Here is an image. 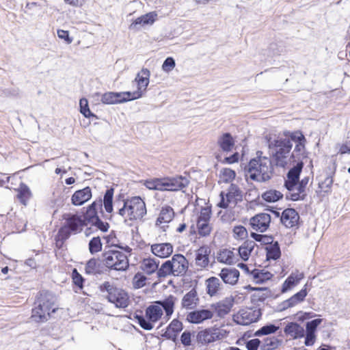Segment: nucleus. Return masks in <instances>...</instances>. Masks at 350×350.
Instances as JSON below:
<instances>
[{"label": "nucleus", "instance_id": "obj_56", "mask_svg": "<svg viewBox=\"0 0 350 350\" xmlns=\"http://www.w3.org/2000/svg\"><path fill=\"white\" fill-rule=\"evenodd\" d=\"M269 273H263L260 271H254L252 273L254 280L257 284H261L265 280H268L269 278Z\"/></svg>", "mask_w": 350, "mask_h": 350}, {"label": "nucleus", "instance_id": "obj_59", "mask_svg": "<svg viewBox=\"0 0 350 350\" xmlns=\"http://www.w3.org/2000/svg\"><path fill=\"white\" fill-rule=\"evenodd\" d=\"M57 36L60 39L64 40L67 44H70L72 42V39L69 36L68 31L59 29L57 30Z\"/></svg>", "mask_w": 350, "mask_h": 350}, {"label": "nucleus", "instance_id": "obj_43", "mask_svg": "<svg viewBox=\"0 0 350 350\" xmlns=\"http://www.w3.org/2000/svg\"><path fill=\"white\" fill-rule=\"evenodd\" d=\"M283 196V194L277 190H269L262 194V198L268 202H275Z\"/></svg>", "mask_w": 350, "mask_h": 350}, {"label": "nucleus", "instance_id": "obj_51", "mask_svg": "<svg viewBox=\"0 0 350 350\" xmlns=\"http://www.w3.org/2000/svg\"><path fill=\"white\" fill-rule=\"evenodd\" d=\"M146 277L142 273H137L133 279V284L135 288H140L146 285Z\"/></svg>", "mask_w": 350, "mask_h": 350}, {"label": "nucleus", "instance_id": "obj_62", "mask_svg": "<svg viewBox=\"0 0 350 350\" xmlns=\"http://www.w3.org/2000/svg\"><path fill=\"white\" fill-rule=\"evenodd\" d=\"M92 224L96 226L103 232L107 231L109 228V224L106 222L102 221L99 218Z\"/></svg>", "mask_w": 350, "mask_h": 350}, {"label": "nucleus", "instance_id": "obj_39", "mask_svg": "<svg viewBox=\"0 0 350 350\" xmlns=\"http://www.w3.org/2000/svg\"><path fill=\"white\" fill-rule=\"evenodd\" d=\"M174 215V213L172 208L170 206L163 207L157 219L156 224L161 226L163 224L169 223L173 219Z\"/></svg>", "mask_w": 350, "mask_h": 350}, {"label": "nucleus", "instance_id": "obj_26", "mask_svg": "<svg viewBox=\"0 0 350 350\" xmlns=\"http://www.w3.org/2000/svg\"><path fill=\"white\" fill-rule=\"evenodd\" d=\"M304 278V274L302 272L296 271L292 272L291 275L284 281L282 287V292L285 293L296 286L299 282Z\"/></svg>", "mask_w": 350, "mask_h": 350}, {"label": "nucleus", "instance_id": "obj_23", "mask_svg": "<svg viewBox=\"0 0 350 350\" xmlns=\"http://www.w3.org/2000/svg\"><path fill=\"white\" fill-rule=\"evenodd\" d=\"M234 321L239 325H247L256 321L254 312L250 310H240L233 317Z\"/></svg>", "mask_w": 350, "mask_h": 350}, {"label": "nucleus", "instance_id": "obj_57", "mask_svg": "<svg viewBox=\"0 0 350 350\" xmlns=\"http://www.w3.org/2000/svg\"><path fill=\"white\" fill-rule=\"evenodd\" d=\"M72 278L74 284L81 289L83 288V283L84 280L76 269H74L72 271Z\"/></svg>", "mask_w": 350, "mask_h": 350}, {"label": "nucleus", "instance_id": "obj_52", "mask_svg": "<svg viewBox=\"0 0 350 350\" xmlns=\"http://www.w3.org/2000/svg\"><path fill=\"white\" fill-rule=\"evenodd\" d=\"M80 112L85 117L94 116L88 106V101L86 98H81L79 101Z\"/></svg>", "mask_w": 350, "mask_h": 350}, {"label": "nucleus", "instance_id": "obj_28", "mask_svg": "<svg viewBox=\"0 0 350 350\" xmlns=\"http://www.w3.org/2000/svg\"><path fill=\"white\" fill-rule=\"evenodd\" d=\"M211 250L208 246L200 247L198 251L196 258V264L200 268H205L209 263V254Z\"/></svg>", "mask_w": 350, "mask_h": 350}, {"label": "nucleus", "instance_id": "obj_12", "mask_svg": "<svg viewBox=\"0 0 350 350\" xmlns=\"http://www.w3.org/2000/svg\"><path fill=\"white\" fill-rule=\"evenodd\" d=\"M150 72L148 68H142L136 75L134 81L137 83V90L130 92L132 100L141 98L146 92L150 82Z\"/></svg>", "mask_w": 350, "mask_h": 350}, {"label": "nucleus", "instance_id": "obj_19", "mask_svg": "<svg viewBox=\"0 0 350 350\" xmlns=\"http://www.w3.org/2000/svg\"><path fill=\"white\" fill-rule=\"evenodd\" d=\"M219 275L225 284L235 285L238 282L240 273L235 268L225 267L221 270Z\"/></svg>", "mask_w": 350, "mask_h": 350}, {"label": "nucleus", "instance_id": "obj_22", "mask_svg": "<svg viewBox=\"0 0 350 350\" xmlns=\"http://www.w3.org/2000/svg\"><path fill=\"white\" fill-rule=\"evenodd\" d=\"M92 198V191L89 187L76 191L71 197V202L75 206H81Z\"/></svg>", "mask_w": 350, "mask_h": 350}, {"label": "nucleus", "instance_id": "obj_63", "mask_svg": "<svg viewBox=\"0 0 350 350\" xmlns=\"http://www.w3.org/2000/svg\"><path fill=\"white\" fill-rule=\"evenodd\" d=\"M181 342L185 345H189L191 343V334L188 332H185L181 336Z\"/></svg>", "mask_w": 350, "mask_h": 350}, {"label": "nucleus", "instance_id": "obj_41", "mask_svg": "<svg viewBox=\"0 0 350 350\" xmlns=\"http://www.w3.org/2000/svg\"><path fill=\"white\" fill-rule=\"evenodd\" d=\"M31 197V192L29 188L25 184H21L18 189L17 198L20 202L23 204L26 205L27 201Z\"/></svg>", "mask_w": 350, "mask_h": 350}, {"label": "nucleus", "instance_id": "obj_58", "mask_svg": "<svg viewBox=\"0 0 350 350\" xmlns=\"http://www.w3.org/2000/svg\"><path fill=\"white\" fill-rule=\"evenodd\" d=\"M333 183V180L330 176H327L325 180L321 183H319V187L324 191L325 192H327Z\"/></svg>", "mask_w": 350, "mask_h": 350}, {"label": "nucleus", "instance_id": "obj_53", "mask_svg": "<svg viewBox=\"0 0 350 350\" xmlns=\"http://www.w3.org/2000/svg\"><path fill=\"white\" fill-rule=\"evenodd\" d=\"M219 317H224L230 311V306L228 304L219 302L215 308Z\"/></svg>", "mask_w": 350, "mask_h": 350}, {"label": "nucleus", "instance_id": "obj_61", "mask_svg": "<svg viewBox=\"0 0 350 350\" xmlns=\"http://www.w3.org/2000/svg\"><path fill=\"white\" fill-rule=\"evenodd\" d=\"M306 286H307V284H306L304 286V288L301 289L299 292L297 293L296 294H295L293 295L298 303H300L302 301H304V299H305V297L307 295V291H306Z\"/></svg>", "mask_w": 350, "mask_h": 350}, {"label": "nucleus", "instance_id": "obj_15", "mask_svg": "<svg viewBox=\"0 0 350 350\" xmlns=\"http://www.w3.org/2000/svg\"><path fill=\"white\" fill-rule=\"evenodd\" d=\"M270 222L271 216L265 213L257 214L250 219V225L252 228L260 232H264L267 230Z\"/></svg>", "mask_w": 350, "mask_h": 350}, {"label": "nucleus", "instance_id": "obj_50", "mask_svg": "<svg viewBox=\"0 0 350 350\" xmlns=\"http://www.w3.org/2000/svg\"><path fill=\"white\" fill-rule=\"evenodd\" d=\"M102 249V243L98 237H94L89 243V250L91 254L96 253Z\"/></svg>", "mask_w": 350, "mask_h": 350}, {"label": "nucleus", "instance_id": "obj_48", "mask_svg": "<svg viewBox=\"0 0 350 350\" xmlns=\"http://www.w3.org/2000/svg\"><path fill=\"white\" fill-rule=\"evenodd\" d=\"M233 237L237 240H243L247 237V230L243 226H236L232 230Z\"/></svg>", "mask_w": 350, "mask_h": 350}, {"label": "nucleus", "instance_id": "obj_55", "mask_svg": "<svg viewBox=\"0 0 350 350\" xmlns=\"http://www.w3.org/2000/svg\"><path fill=\"white\" fill-rule=\"evenodd\" d=\"M176 66L175 60L174 58L169 57L165 59L164 61L163 65H162V70L169 73Z\"/></svg>", "mask_w": 350, "mask_h": 350}, {"label": "nucleus", "instance_id": "obj_25", "mask_svg": "<svg viewBox=\"0 0 350 350\" xmlns=\"http://www.w3.org/2000/svg\"><path fill=\"white\" fill-rule=\"evenodd\" d=\"M64 219H66V224L74 234L81 232L85 224L84 219H82L81 216L77 215H68L64 217Z\"/></svg>", "mask_w": 350, "mask_h": 350}, {"label": "nucleus", "instance_id": "obj_14", "mask_svg": "<svg viewBox=\"0 0 350 350\" xmlns=\"http://www.w3.org/2000/svg\"><path fill=\"white\" fill-rule=\"evenodd\" d=\"M214 316V311L211 309H200L189 312L186 320L193 324L203 323L206 320L211 319Z\"/></svg>", "mask_w": 350, "mask_h": 350}, {"label": "nucleus", "instance_id": "obj_64", "mask_svg": "<svg viewBox=\"0 0 350 350\" xmlns=\"http://www.w3.org/2000/svg\"><path fill=\"white\" fill-rule=\"evenodd\" d=\"M339 152L341 154L349 153L350 152V141L347 142L345 144H342L340 148Z\"/></svg>", "mask_w": 350, "mask_h": 350}, {"label": "nucleus", "instance_id": "obj_60", "mask_svg": "<svg viewBox=\"0 0 350 350\" xmlns=\"http://www.w3.org/2000/svg\"><path fill=\"white\" fill-rule=\"evenodd\" d=\"M260 343V340L258 338L252 339L247 342L246 347L248 350H257Z\"/></svg>", "mask_w": 350, "mask_h": 350}, {"label": "nucleus", "instance_id": "obj_27", "mask_svg": "<svg viewBox=\"0 0 350 350\" xmlns=\"http://www.w3.org/2000/svg\"><path fill=\"white\" fill-rule=\"evenodd\" d=\"M199 302L197 292L192 289L186 293L181 301L182 307L187 310H191L197 307Z\"/></svg>", "mask_w": 350, "mask_h": 350}, {"label": "nucleus", "instance_id": "obj_34", "mask_svg": "<svg viewBox=\"0 0 350 350\" xmlns=\"http://www.w3.org/2000/svg\"><path fill=\"white\" fill-rule=\"evenodd\" d=\"M182 329L183 323L177 319H174L168 325L164 335L169 339L175 340Z\"/></svg>", "mask_w": 350, "mask_h": 350}, {"label": "nucleus", "instance_id": "obj_30", "mask_svg": "<svg viewBox=\"0 0 350 350\" xmlns=\"http://www.w3.org/2000/svg\"><path fill=\"white\" fill-rule=\"evenodd\" d=\"M159 261L152 258H144L140 265L141 269L146 274L151 275L159 271Z\"/></svg>", "mask_w": 350, "mask_h": 350}, {"label": "nucleus", "instance_id": "obj_49", "mask_svg": "<svg viewBox=\"0 0 350 350\" xmlns=\"http://www.w3.org/2000/svg\"><path fill=\"white\" fill-rule=\"evenodd\" d=\"M211 217V208L208 206L201 208L198 216L197 222H209Z\"/></svg>", "mask_w": 350, "mask_h": 350}, {"label": "nucleus", "instance_id": "obj_20", "mask_svg": "<svg viewBox=\"0 0 350 350\" xmlns=\"http://www.w3.org/2000/svg\"><path fill=\"white\" fill-rule=\"evenodd\" d=\"M299 216L293 208L285 209L281 216V221L286 228H293L298 224Z\"/></svg>", "mask_w": 350, "mask_h": 350}, {"label": "nucleus", "instance_id": "obj_29", "mask_svg": "<svg viewBox=\"0 0 350 350\" xmlns=\"http://www.w3.org/2000/svg\"><path fill=\"white\" fill-rule=\"evenodd\" d=\"M284 333L293 339L299 338L304 336V329L297 323H288L284 329Z\"/></svg>", "mask_w": 350, "mask_h": 350}, {"label": "nucleus", "instance_id": "obj_16", "mask_svg": "<svg viewBox=\"0 0 350 350\" xmlns=\"http://www.w3.org/2000/svg\"><path fill=\"white\" fill-rule=\"evenodd\" d=\"M130 92H107L101 97V102L106 105H113L116 103L131 100Z\"/></svg>", "mask_w": 350, "mask_h": 350}, {"label": "nucleus", "instance_id": "obj_21", "mask_svg": "<svg viewBox=\"0 0 350 350\" xmlns=\"http://www.w3.org/2000/svg\"><path fill=\"white\" fill-rule=\"evenodd\" d=\"M176 301L177 298L172 295L167 296L163 300L156 301V304L165 311L166 321L169 320L172 315Z\"/></svg>", "mask_w": 350, "mask_h": 350}, {"label": "nucleus", "instance_id": "obj_2", "mask_svg": "<svg viewBox=\"0 0 350 350\" xmlns=\"http://www.w3.org/2000/svg\"><path fill=\"white\" fill-rule=\"evenodd\" d=\"M122 202L123 205L118 208L117 213L125 222L142 220L147 213L146 203L139 196L128 198Z\"/></svg>", "mask_w": 350, "mask_h": 350}, {"label": "nucleus", "instance_id": "obj_54", "mask_svg": "<svg viewBox=\"0 0 350 350\" xmlns=\"http://www.w3.org/2000/svg\"><path fill=\"white\" fill-rule=\"evenodd\" d=\"M279 329L278 327L274 325H267L261 327L259 330L256 332V335H267L272 333H275Z\"/></svg>", "mask_w": 350, "mask_h": 350}, {"label": "nucleus", "instance_id": "obj_31", "mask_svg": "<svg viewBox=\"0 0 350 350\" xmlns=\"http://www.w3.org/2000/svg\"><path fill=\"white\" fill-rule=\"evenodd\" d=\"M157 14L154 12H149L146 14L141 16L135 20L129 27L131 29H138V25L144 26L145 25H152L155 21Z\"/></svg>", "mask_w": 350, "mask_h": 350}, {"label": "nucleus", "instance_id": "obj_40", "mask_svg": "<svg viewBox=\"0 0 350 350\" xmlns=\"http://www.w3.org/2000/svg\"><path fill=\"white\" fill-rule=\"evenodd\" d=\"M282 343V340L276 337H267L265 338L260 345L261 350H274Z\"/></svg>", "mask_w": 350, "mask_h": 350}, {"label": "nucleus", "instance_id": "obj_10", "mask_svg": "<svg viewBox=\"0 0 350 350\" xmlns=\"http://www.w3.org/2000/svg\"><path fill=\"white\" fill-rule=\"evenodd\" d=\"M221 200L218 203V206L222 208H233L239 202L242 200L241 191L239 187L234 184H231L228 191L224 193H220Z\"/></svg>", "mask_w": 350, "mask_h": 350}, {"label": "nucleus", "instance_id": "obj_37", "mask_svg": "<svg viewBox=\"0 0 350 350\" xmlns=\"http://www.w3.org/2000/svg\"><path fill=\"white\" fill-rule=\"evenodd\" d=\"M101 201L94 202L90 205L84 215V221L87 220L88 222L94 224L98 219L97 209L101 206Z\"/></svg>", "mask_w": 350, "mask_h": 350}, {"label": "nucleus", "instance_id": "obj_42", "mask_svg": "<svg viewBox=\"0 0 350 350\" xmlns=\"http://www.w3.org/2000/svg\"><path fill=\"white\" fill-rule=\"evenodd\" d=\"M113 189H107L104 195L103 204L105 211L111 213L113 211Z\"/></svg>", "mask_w": 350, "mask_h": 350}, {"label": "nucleus", "instance_id": "obj_11", "mask_svg": "<svg viewBox=\"0 0 350 350\" xmlns=\"http://www.w3.org/2000/svg\"><path fill=\"white\" fill-rule=\"evenodd\" d=\"M226 332L218 327H209L198 332L197 340L202 344H208L226 337Z\"/></svg>", "mask_w": 350, "mask_h": 350}, {"label": "nucleus", "instance_id": "obj_47", "mask_svg": "<svg viewBox=\"0 0 350 350\" xmlns=\"http://www.w3.org/2000/svg\"><path fill=\"white\" fill-rule=\"evenodd\" d=\"M71 232L70 228L65 224L58 231L56 237V244H62L63 241L70 237Z\"/></svg>", "mask_w": 350, "mask_h": 350}, {"label": "nucleus", "instance_id": "obj_8", "mask_svg": "<svg viewBox=\"0 0 350 350\" xmlns=\"http://www.w3.org/2000/svg\"><path fill=\"white\" fill-rule=\"evenodd\" d=\"M104 264L111 269L120 271L129 267V260L126 254L121 251L109 250L103 254Z\"/></svg>", "mask_w": 350, "mask_h": 350}, {"label": "nucleus", "instance_id": "obj_3", "mask_svg": "<svg viewBox=\"0 0 350 350\" xmlns=\"http://www.w3.org/2000/svg\"><path fill=\"white\" fill-rule=\"evenodd\" d=\"M272 172L270 159L262 157L261 152H257V157L249 163L247 176L254 180L265 182L270 179Z\"/></svg>", "mask_w": 350, "mask_h": 350}, {"label": "nucleus", "instance_id": "obj_45", "mask_svg": "<svg viewBox=\"0 0 350 350\" xmlns=\"http://www.w3.org/2000/svg\"><path fill=\"white\" fill-rule=\"evenodd\" d=\"M235 172L230 168H224L220 171L219 178L221 182L230 183L235 178Z\"/></svg>", "mask_w": 350, "mask_h": 350}, {"label": "nucleus", "instance_id": "obj_44", "mask_svg": "<svg viewBox=\"0 0 350 350\" xmlns=\"http://www.w3.org/2000/svg\"><path fill=\"white\" fill-rule=\"evenodd\" d=\"M267 259L277 260L280 257L281 252L277 243L267 247Z\"/></svg>", "mask_w": 350, "mask_h": 350}, {"label": "nucleus", "instance_id": "obj_13", "mask_svg": "<svg viewBox=\"0 0 350 350\" xmlns=\"http://www.w3.org/2000/svg\"><path fill=\"white\" fill-rule=\"evenodd\" d=\"M291 140L296 143L295 148L291 153L292 163L295 161H301V159L306 157V139L300 132L292 133L291 135Z\"/></svg>", "mask_w": 350, "mask_h": 350}, {"label": "nucleus", "instance_id": "obj_24", "mask_svg": "<svg viewBox=\"0 0 350 350\" xmlns=\"http://www.w3.org/2000/svg\"><path fill=\"white\" fill-rule=\"evenodd\" d=\"M152 253L161 258L170 256L173 252V246L170 243H155L151 245Z\"/></svg>", "mask_w": 350, "mask_h": 350}, {"label": "nucleus", "instance_id": "obj_17", "mask_svg": "<svg viewBox=\"0 0 350 350\" xmlns=\"http://www.w3.org/2000/svg\"><path fill=\"white\" fill-rule=\"evenodd\" d=\"M303 168V162L298 161L297 165L291 168L287 174V180L285 181V186L289 191H294L297 188L299 174Z\"/></svg>", "mask_w": 350, "mask_h": 350}, {"label": "nucleus", "instance_id": "obj_35", "mask_svg": "<svg viewBox=\"0 0 350 350\" xmlns=\"http://www.w3.org/2000/svg\"><path fill=\"white\" fill-rule=\"evenodd\" d=\"M256 245V244L254 241L247 240L239 247V254L243 260L247 261L249 259Z\"/></svg>", "mask_w": 350, "mask_h": 350}, {"label": "nucleus", "instance_id": "obj_1", "mask_svg": "<svg viewBox=\"0 0 350 350\" xmlns=\"http://www.w3.org/2000/svg\"><path fill=\"white\" fill-rule=\"evenodd\" d=\"M293 144L286 137L274 138L269 141V149L272 155L273 161L277 166L285 167L292 163L291 150Z\"/></svg>", "mask_w": 350, "mask_h": 350}, {"label": "nucleus", "instance_id": "obj_6", "mask_svg": "<svg viewBox=\"0 0 350 350\" xmlns=\"http://www.w3.org/2000/svg\"><path fill=\"white\" fill-rule=\"evenodd\" d=\"M188 269V261L182 254H175L172 259L162 264L158 271L159 277L170 275L179 276L184 275Z\"/></svg>", "mask_w": 350, "mask_h": 350}, {"label": "nucleus", "instance_id": "obj_18", "mask_svg": "<svg viewBox=\"0 0 350 350\" xmlns=\"http://www.w3.org/2000/svg\"><path fill=\"white\" fill-rule=\"evenodd\" d=\"M322 321L323 320L321 319H315L312 321L306 323V334L304 342L306 346H312L315 342V332L317 330V327L321 323Z\"/></svg>", "mask_w": 350, "mask_h": 350}, {"label": "nucleus", "instance_id": "obj_5", "mask_svg": "<svg viewBox=\"0 0 350 350\" xmlns=\"http://www.w3.org/2000/svg\"><path fill=\"white\" fill-rule=\"evenodd\" d=\"M188 184V179L182 176L154 178L146 180L144 183L148 189L159 191H178L186 187Z\"/></svg>", "mask_w": 350, "mask_h": 350}, {"label": "nucleus", "instance_id": "obj_32", "mask_svg": "<svg viewBox=\"0 0 350 350\" xmlns=\"http://www.w3.org/2000/svg\"><path fill=\"white\" fill-rule=\"evenodd\" d=\"M217 260L218 262L226 265H233L236 262V257L233 251L228 249L220 250L217 253Z\"/></svg>", "mask_w": 350, "mask_h": 350}, {"label": "nucleus", "instance_id": "obj_4", "mask_svg": "<svg viewBox=\"0 0 350 350\" xmlns=\"http://www.w3.org/2000/svg\"><path fill=\"white\" fill-rule=\"evenodd\" d=\"M57 309L51 295L40 294L32 309L31 317L36 322H44L49 319L51 313L55 312Z\"/></svg>", "mask_w": 350, "mask_h": 350}, {"label": "nucleus", "instance_id": "obj_36", "mask_svg": "<svg viewBox=\"0 0 350 350\" xmlns=\"http://www.w3.org/2000/svg\"><path fill=\"white\" fill-rule=\"evenodd\" d=\"M205 284L206 293L211 297L216 295L221 289L220 280L216 277H211L206 280Z\"/></svg>", "mask_w": 350, "mask_h": 350}, {"label": "nucleus", "instance_id": "obj_38", "mask_svg": "<svg viewBox=\"0 0 350 350\" xmlns=\"http://www.w3.org/2000/svg\"><path fill=\"white\" fill-rule=\"evenodd\" d=\"M217 144L223 151L229 152L232 150L234 141L231 135L226 133L218 138Z\"/></svg>", "mask_w": 350, "mask_h": 350}, {"label": "nucleus", "instance_id": "obj_33", "mask_svg": "<svg viewBox=\"0 0 350 350\" xmlns=\"http://www.w3.org/2000/svg\"><path fill=\"white\" fill-rule=\"evenodd\" d=\"M309 178L306 177L304 178L299 183L297 182V188H295L294 191H289V196H287V198H290L293 201H296L302 198V197L304 196L302 193H304Z\"/></svg>", "mask_w": 350, "mask_h": 350}, {"label": "nucleus", "instance_id": "obj_9", "mask_svg": "<svg viewBox=\"0 0 350 350\" xmlns=\"http://www.w3.org/2000/svg\"><path fill=\"white\" fill-rule=\"evenodd\" d=\"M163 314L162 308L155 302L154 304L150 305L146 310V317L147 319L144 317L139 315H136L135 318L143 329L151 330L154 327L153 324L161 318Z\"/></svg>", "mask_w": 350, "mask_h": 350}, {"label": "nucleus", "instance_id": "obj_7", "mask_svg": "<svg viewBox=\"0 0 350 350\" xmlns=\"http://www.w3.org/2000/svg\"><path fill=\"white\" fill-rule=\"evenodd\" d=\"M103 291L107 293V299L113 304L116 307L125 308L129 306V295L123 289L111 285L109 282H105L101 286Z\"/></svg>", "mask_w": 350, "mask_h": 350}, {"label": "nucleus", "instance_id": "obj_46", "mask_svg": "<svg viewBox=\"0 0 350 350\" xmlns=\"http://www.w3.org/2000/svg\"><path fill=\"white\" fill-rule=\"evenodd\" d=\"M198 233L201 237H208L210 235L213 228L209 222H197Z\"/></svg>", "mask_w": 350, "mask_h": 350}]
</instances>
